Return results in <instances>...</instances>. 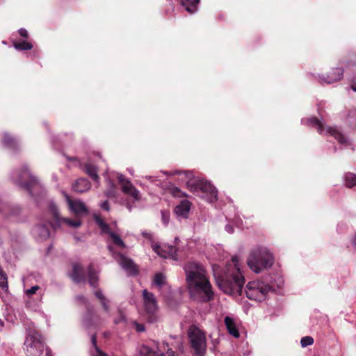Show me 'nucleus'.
<instances>
[{
  "instance_id": "2f4dec72",
  "label": "nucleus",
  "mask_w": 356,
  "mask_h": 356,
  "mask_svg": "<svg viewBox=\"0 0 356 356\" xmlns=\"http://www.w3.org/2000/svg\"><path fill=\"white\" fill-rule=\"evenodd\" d=\"M3 142L5 145L10 147H15L16 144L15 139L8 134H4Z\"/></svg>"
},
{
  "instance_id": "c85d7f7f",
  "label": "nucleus",
  "mask_w": 356,
  "mask_h": 356,
  "mask_svg": "<svg viewBox=\"0 0 356 356\" xmlns=\"http://www.w3.org/2000/svg\"><path fill=\"white\" fill-rule=\"evenodd\" d=\"M88 279L90 286L96 287L99 277L97 273L93 270L91 266H89L88 268Z\"/></svg>"
},
{
  "instance_id": "4c0bfd02",
  "label": "nucleus",
  "mask_w": 356,
  "mask_h": 356,
  "mask_svg": "<svg viewBox=\"0 0 356 356\" xmlns=\"http://www.w3.org/2000/svg\"><path fill=\"white\" fill-rule=\"evenodd\" d=\"M145 179H147L148 181L155 184L156 185H159L161 184V181L157 179V177H152V176H145Z\"/></svg>"
},
{
  "instance_id": "58836bf2",
  "label": "nucleus",
  "mask_w": 356,
  "mask_h": 356,
  "mask_svg": "<svg viewBox=\"0 0 356 356\" xmlns=\"http://www.w3.org/2000/svg\"><path fill=\"white\" fill-rule=\"evenodd\" d=\"M159 356H178L177 354L172 350V349L168 348L165 353H159Z\"/></svg>"
},
{
  "instance_id": "8fccbe9b",
  "label": "nucleus",
  "mask_w": 356,
  "mask_h": 356,
  "mask_svg": "<svg viewBox=\"0 0 356 356\" xmlns=\"http://www.w3.org/2000/svg\"><path fill=\"white\" fill-rule=\"evenodd\" d=\"M353 115H354V113H353V116H350V122L356 126V123H355L354 121L351 120V118L353 117Z\"/></svg>"
},
{
  "instance_id": "f704fd0d",
  "label": "nucleus",
  "mask_w": 356,
  "mask_h": 356,
  "mask_svg": "<svg viewBox=\"0 0 356 356\" xmlns=\"http://www.w3.org/2000/svg\"><path fill=\"white\" fill-rule=\"evenodd\" d=\"M187 334H204V332L201 330H200L199 327H197L196 325H191L189 327Z\"/></svg>"
},
{
  "instance_id": "20e7f679",
  "label": "nucleus",
  "mask_w": 356,
  "mask_h": 356,
  "mask_svg": "<svg viewBox=\"0 0 356 356\" xmlns=\"http://www.w3.org/2000/svg\"><path fill=\"white\" fill-rule=\"evenodd\" d=\"M13 180L23 186L32 196L36 197L38 193L44 195L45 191L38 180L29 170L27 166H23L21 170L15 171L12 174Z\"/></svg>"
},
{
  "instance_id": "5fc2aeb1",
  "label": "nucleus",
  "mask_w": 356,
  "mask_h": 356,
  "mask_svg": "<svg viewBox=\"0 0 356 356\" xmlns=\"http://www.w3.org/2000/svg\"><path fill=\"white\" fill-rule=\"evenodd\" d=\"M77 298L78 300H83V299H84V298H83V297H82V296H77V298Z\"/></svg>"
},
{
  "instance_id": "dca6fc26",
  "label": "nucleus",
  "mask_w": 356,
  "mask_h": 356,
  "mask_svg": "<svg viewBox=\"0 0 356 356\" xmlns=\"http://www.w3.org/2000/svg\"><path fill=\"white\" fill-rule=\"evenodd\" d=\"M152 248L153 250L161 257L171 258L174 260L177 259L176 257L177 249L172 245H164L160 246L157 244H153Z\"/></svg>"
},
{
  "instance_id": "423d86ee",
  "label": "nucleus",
  "mask_w": 356,
  "mask_h": 356,
  "mask_svg": "<svg viewBox=\"0 0 356 356\" xmlns=\"http://www.w3.org/2000/svg\"><path fill=\"white\" fill-rule=\"evenodd\" d=\"M302 123L314 126L317 129L318 133L321 135H330L333 136L343 147L350 145V142L348 137L342 134L337 128L332 127H325L323 124L316 118L302 119Z\"/></svg>"
},
{
  "instance_id": "cd10ccee",
  "label": "nucleus",
  "mask_w": 356,
  "mask_h": 356,
  "mask_svg": "<svg viewBox=\"0 0 356 356\" xmlns=\"http://www.w3.org/2000/svg\"><path fill=\"white\" fill-rule=\"evenodd\" d=\"M93 321V316L91 314L90 310L87 311V312L84 314L83 318V325L86 328H90L93 325H96L97 323H92Z\"/></svg>"
},
{
  "instance_id": "37998d69",
  "label": "nucleus",
  "mask_w": 356,
  "mask_h": 356,
  "mask_svg": "<svg viewBox=\"0 0 356 356\" xmlns=\"http://www.w3.org/2000/svg\"><path fill=\"white\" fill-rule=\"evenodd\" d=\"M225 231L229 233V234H232L234 233V227L229 224H227L225 227Z\"/></svg>"
},
{
  "instance_id": "864d4df0",
  "label": "nucleus",
  "mask_w": 356,
  "mask_h": 356,
  "mask_svg": "<svg viewBox=\"0 0 356 356\" xmlns=\"http://www.w3.org/2000/svg\"><path fill=\"white\" fill-rule=\"evenodd\" d=\"M163 174H165V175H168V174H169V173H168V172H163ZM176 173H177V172L170 173V175H175V174H176Z\"/></svg>"
},
{
  "instance_id": "4be33fe9",
  "label": "nucleus",
  "mask_w": 356,
  "mask_h": 356,
  "mask_svg": "<svg viewBox=\"0 0 356 356\" xmlns=\"http://www.w3.org/2000/svg\"><path fill=\"white\" fill-rule=\"evenodd\" d=\"M224 321L228 334H239L238 324L235 319L229 316H226Z\"/></svg>"
},
{
  "instance_id": "9d476101",
  "label": "nucleus",
  "mask_w": 356,
  "mask_h": 356,
  "mask_svg": "<svg viewBox=\"0 0 356 356\" xmlns=\"http://www.w3.org/2000/svg\"><path fill=\"white\" fill-rule=\"evenodd\" d=\"M95 220L101 229L102 233L108 234L109 240L115 245L122 248H124L126 247L125 243L120 236L116 232L112 231L108 225L104 222L101 218L95 216Z\"/></svg>"
},
{
  "instance_id": "3c124183",
  "label": "nucleus",
  "mask_w": 356,
  "mask_h": 356,
  "mask_svg": "<svg viewBox=\"0 0 356 356\" xmlns=\"http://www.w3.org/2000/svg\"><path fill=\"white\" fill-rule=\"evenodd\" d=\"M211 339H212V341H213V343H214V344H215L216 343H218V339H213V338H211Z\"/></svg>"
},
{
  "instance_id": "f03ea898",
  "label": "nucleus",
  "mask_w": 356,
  "mask_h": 356,
  "mask_svg": "<svg viewBox=\"0 0 356 356\" xmlns=\"http://www.w3.org/2000/svg\"><path fill=\"white\" fill-rule=\"evenodd\" d=\"M238 257L234 256L224 270L218 265L213 266V276L218 287L225 293L241 296L245 284V277Z\"/></svg>"
},
{
  "instance_id": "bb28decb",
  "label": "nucleus",
  "mask_w": 356,
  "mask_h": 356,
  "mask_svg": "<svg viewBox=\"0 0 356 356\" xmlns=\"http://www.w3.org/2000/svg\"><path fill=\"white\" fill-rule=\"evenodd\" d=\"M95 295L99 300L104 310L108 313L109 312V300L104 297L102 291H95Z\"/></svg>"
},
{
  "instance_id": "c9c22d12",
  "label": "nucleus",
  "mask_w": 356,
  "mask_h": 356,
  "mask_svg": "<svg viewBox=\"0 0 356 356\" xmlns=\"http://www.w3.org/2000/svg\"><path fill=\"white\" fill-rule=\"evenodd\" d=\"M132 325L136 332H143L145 331V328L143 324H140L134 321Z\"/></svg>"
},
{
  "instance_id": "6e6552de",
  "label": "nucleus",
  "mask_w": 356,
  "mask_h": 356,
  "mask_svg": "<svg viewBox=\"0 0 356 356\" xmlns=\"http://www.w3.org/2000/svg\"><path fill=\"white\" fill-rule=\"evenodd\" d=\"M118 179L122 193L131 199V200L127 199L124 202L125 207L131 211L135 207V203L139 202L141 199L140 191L133 185L130 180L125 178L122 174H118Z\"/></svg>"
},
{
  "instance_id": "49530a36",
  "label": "nucleus",
  "mask_w": 356,
  "mask_h": 356,
  "mask_svg": "<svg viewBox=\"0 0 356 356\" xmlns=\"http://www.w3.org/2000/svg\"><path fill=\"white\" fill-rule=\"evenodd\" d=\"M142 235L144 237H145V238H148L149 240H152V234L150 233L147 232H142Z\"/></svg>"
},
{
  "instance_id": "c03bdc74",
  "label": "nucleus",
  "mask_w": 356,
  "mask_h": 356,
  "mask_svg": "<svg viewBox=\"0 0 356 356\" xmlns=\"http://www.w3.org/2000/svg\"><path fill=\"white\" fill-rule=\"evenodd\" d=\"M19 33L22 37L28 38V31L25 29H20Z\"/></svg>"
},
{
  "instance_id": "a211bd4d",
  "label": "nucleus",
  "mask_w": 356,
  "mask_h": 356,
  "mask_svg": "<svg viewBox=\"0 0 356 356\" xmlns=\"http://www.w3.org/2000/svg\"><path fill=\"white\" fill-rule=\"evenodd\" d=\"M33 236L37 241H42L49 238L50 232L46 225L39 224L36 225L32 230Z\"/></svg>"
},
{
  "instance_id": "473e14b6",
  "label": "nucleus",
  "mask_w": 356,
  "mask_h": 356,
  "mask_svg": "<svg viewBox=\"0 0 356 356\" xmlns=\"http://www.w3.org/2000/svg\"><path fill=\"white\" fill-rule=\"evenodd\" d=\"M314 343V339L310 336H306L301 339L300 343L302 347L305 348Z\"/></svg>"
},
{
  "instance_id": "13d9d810",
  "label": "nucleus",
  "mask_w": 356,
  "mask_h": 356,
  "mask_svg": "<svg viewBox=\"0 0 356 356\" xmlns=\"http://www.w3.org/2000/svg\"><path fill=\"white\" fill-rule=\"evenodd\" d=\"M74 238L76 240V241H79L80 238L79 237H74Z\"/></svg>"
},
{
  "instance_id": "09e8293b",
  "label": "nucleus",
  "mask_w": 356,
  "mask_h": 356,
  "mask_svg": "<svg viewBox=\"0 0 356 356\" xmlns=\"http://www.w3.org/2000/svg\"><path fill=\"white\" fill-rule=\"evenodd\" d=\"M352 244L356 248V234L352 239Z\"/></svg>"
},
{
  "instance_id": "bf43d9fd",
  "label": "nucleus",
  "mask_w": 356,
  "mask_h": 356,
  "mask_svg": "<svg viewBox=\"0 0 356 356\" xmlns=\"http://www.w3.org/2000/svg\"><path fill=\"white\" fill-rule=\"evenodd\" d=\"M355 64V62L354 63L348 64L349 66H352Z\"/></svg>"
},
{
  "instance_id": "1a4fd4ad",
  "label": "nucleus",
  "mask_w": 356,
  "mask_h": 356,
  "mask_svg": "<svg viewBox=\"0 0 356 356\" xmlns=\"http://www.w3.org/2000/svg\"><path fill=\"white\" fill-rule=\"evenodd\" d=\"M44 343L41 335H27L24 349L28 356H40L44 350Z\"/></svg>"
},
{
  "instance_id": "a18cd8bd",
  "label": "nucleus",
  "mask_w": 356,
  "mask_h": 356,
  "mask_svg": "<svg viewBox=\"0 0 356 356\" xmlns=\"http://www.w3.org/2000/svg\"><path fill=\"white\" fill-rule=\"evenodd\" d=\"M168 216H166L165 212H162V221L166 225L168 222Z\"/></svg>"
},
{
  "instance_id": "f3484780",
  "label": "nucleus",
  "mask_w": 356,
  "mask_h": 356,
  "mask_svg": "<svg viewBox=\"0 0 356 356\" xmlns=\"http://www.w3.org/2000/svg\"><path fill=\"white\" fill-rule=\"evenodd\" d=\"M343 70L341 67L333 68L326 76H318V81L321 83L331 84L343 78Z\"/></svg>"
},
{
  "instance_id": "39448f33",
  "label": "nucleus",
  "mask_w": 356,
  "mask_h": 356,
  "mask_svg": "<svg viewBox=\"0 0 356 356\" xmlns=\"http://www.w3.org/2000/svg\"><path fill=\"white\" fill-rule=\"evenodd\" d=\"M187 187L195 195L209 202H213L217 200L218 191L216 188L203 179L194 178L188 180Z\"/></svg>"
},
{
  "instance_id": "4d7b16f0",
  "label": "nucleus",
  "mask_w": 356,
  "mask_h": 356,
  "mask_svg": "<svg viewBox=\"0 0 356 356\" xmlns=\"http://www.w3.org/2000/svg\"><path fill=\"white\" fill-rule=\"evenodd\" d=\"M233 336H234V337L237 338V339H238V338H239V337H240V335H238V334L233 335Z\"/></svg>"
},
{
  "instance_id": "4468645a",
  "label": "nucleus",
  "mask_w": 356,
  "mask_h": 356,
  "mask_svg": "<svg viewBox=\"0 0 356 356\" xmlns=\"http://www.w3.org/2000/svg\"><path fill=\"white\" fill-rule=\"evenodd\" d=\"M49 210L54 218L56 224L58 226L61 224V222H65L68 226L73 227H79L81 225V222L80 220H72L69 218H61L59 215L57 206L52 202H49Z\"/></svg>"
},
{
  "instance_id": "b1692460",
  "label": "nucleus",
  "mask_w": 356,
  "mask_h": 356,
  "mask_svg": "<svg viewBox=\"0 0 356 356\" xmlns=\"http://www.w3.org/2000/svg\"><path fill=\"white\" fill-rule=\"evenodd\" d=\"M85 172L97 184L99 182V177L97 174L96 166L91 164L85 165Z\"/></svg>"
},
{
  "instance_id": "412c9836",
  "label": "nucleus",
  "mask_w": 356,
  "mask_h": 356,
  "mask_svg": "<svg viewBox=\"0 0 356 356\" xmlns=\"http://www.w3.org/2000/svg\"><path fill=\"white\" fill-rule=\"evenodd\" d=\"M72 280L76 283L83 282L84 277L82 275V268L80 264H74L72 266V271L70 275Z\"/></svg>"
},
{
  "instance_id": "7c9ffc66",
  "label": "nucleus",
  "mask_w": 356,
  "mask_h": 356,
  "mask_svg": "<svg viewBox=\"0 0 356 356\" xmlns=\"http://www.w3.org/2000/svg\"><path fill=\"white\" fill-rule=\"evenodd\" d=\"M14 47L17 50L22 51L31 49L33 45L27 41H22L14 43Z\"/></svg>"
},
{
  "instance_id": "c756f323",
  "label": "nucleus",
  "mask_w": 356,
  "mask_h": 356,
  "mask_svg": "<svg viewBox=\"0 0 356 356\" xmlns=\"http://www.w3.org/2000/svg\"><path fill=\"white\" fill-rule=\"evenodd\" d=\"M106 181L108 185V189L105 191V195L107 197H115L116 195V186L114 183L109 179L106 177Z\"/></svg>"
},
{
  "instance_id": "a878e982",
  "label": "nucleus",
  "mask_w": 356,
  "mask_h": 356,
  "mask_svg": "<svg viewBox=\"0 0 356 356\" xmlns=\"http://www.w3.org/2000/svg\"><path fill=\"white\" fill-rule=\"evenodd\" d=\"M344 184L348 188L356 186V175L347 172L344 175Z\"/></svg>"
},
{
  "instance_id": "e433bc0d",
  "label": "nucleus",
  "mask_w": 356,
  "mask_h": 356,
  "mask_svg": "<svg viewBox=\"0 0 356 356\" xmlns=\"http://www.w3.org/2000/svg\"><path fill=\"white\" fill-rule=\"evenodd\" d=\"M172 194L175 197H182L186 196V194L181 191L177 187H173L172 188Z\"/></svg>"
},
{
  "instance_id": "6ab92c4d",
  "label": "nucleus",
  "mask_w": 356,
  "mask_h": 356,
  "mask_svg": "<svg viewBox=\"0 0 356 356\" xmlns=\"http://www.w3.org/2000/svg\"><path fill=\"white\" fill-rule=\"evenodd\" d=\"M90 187V183L85 178H79L72 184L73 191L81 193L89 191Z\"/></svg>"
},
{
  "instance_id": "de8ad7c7",
  "label": "nucleus",
  "mask_w": 356,
  "mask_h": 356,
  "mask_svg": "<svg viewBox=\"0 0 356 356\" xmlns=\"http://www.w3.org/2000/svg\"><path fill=\"white\" fill-rule=\"evenodd\" d=\"M46 356H53L49 348L46 349Z\"/></svg>"
},
{
  "instance_id": "603ef678",
  "label": "nucleus",
  "mask_w": 356,
  "mask_h": 356,
  "mask_svg": "<svg viewBox=\"0 0 356 356\" xmlns=\"http://www.w3.org/2000/svg\"><path fill=\"white\" fill-rule=\"evenodd\" d=\"M3 324H4L3 321L0 319V327H3Z\"/></svg>"
},
{
  "instance_id": "79ce46f5",
  "label": "nucleus",
  "mask_w": 356,
  "mask_h": 356,
  "mask_svg": "<svg viewBox=\"0 0 356 356\" xmlns=\"http://www.w3.org/2000/svg\"><path fill=\"white\" fill-rule=\"evenodd\" d=\"M100 207L104 210H106V211H109L110 210V207H109V204H108V201H104V202H102L100 204Z\"/></svg>"
},
{
  "instance_id": "6e6d98bb",
  "label": "nucleus",
  "mask_w": 356,
  "mask_h": 356,
  "mask_svg": "<svg viewBox=\"0 0 356 356\" xmlns=\"http://www.w3.org/2000/svg\"><path fill=\"white\" fill-rule=\"evenodd\" d=\"M352 89H353L354 91H355V92H356V86H352Z\"/></svg>"
},
{
  "instance_id": "393cba45",
  "label": "nucleus",
  "mask_w": 356,
  "mask_h": 356,
  "mask_svg": "<svg viewBox=\"0 0 356 356\" xmlns=\"http://www.w3.org/2000/svg\"><path fill=\"white\" fill-rule=\"evenodd\" d=\"M153 283L159 288L164 286L166 284V277L162 273H158L155 274L153 280Z\"/></svg>"
},
{
  "instance_id": "72a5a7b5",
  "label": "nucleus",
  "mask_w": 356,
  "mask_h": 356,
  "mask_svg": "<svg viewBox=\"0 0 356 356\" xmlns=\"http://www.w3.org/2000/svg\"><path fill=\"white\" fill-rule=\"evenodd\" d=\"M91 342H92V345L94 346V347L98 354L97 355H94V356H107V355L102 353L100 350V349L97 347L95 335H92V337L91 338Z\"/></svg>"
},
{
  "instance_id": "5701e85b",
  "label": "nucleus",
  "mask_w": 356,
  "mask_h": 356,
  "mask_svg": "<svg viewBox=\"0 0 356 356\" xmlns=\"http://www.w3.org/2000/svg\"><path fill=\"white\" fill-rule=\"evenodd\" d=\"M200 1V0H181V4L188 13L193 14L197 11Z\"/></svg>"
},
{
  "instance_id": "f8f14e48",
  "label": "nucleus",
  "mask_w": 356,
  "mask_h": 356,
  "mask_svg": "<svg viewBox=\"0 0 356 356\" xmlns=\"http://www.w3.org/2000/svg\"><path fill=\"white\" fill-rule=\"evenodd\" d=\"M63 194L65 198L68 208L72 213L77 216H81L88 213V209L83 201L79 199H72L64 191Z\"/></svg>"
},
{
  "instance_id": "f257e3e1",
  "label": "nucleus",
  "mask_w": 356,
  "mask_h": 356,
  "mask_svg": "<svg viewBox=\"0 0 356 356\" xmlns=\"http://www.w3.org/2000/svg\"><path fill=\"white\" fill-rule=\"evenodd\" d=\"M184 270L191 298L203 302L213 300L214 291L205 268L197 262L190 261L184 266Z\"/></svg>"
},
{
  "instance_id": "0eeeda50",
  "label": "nucleus",
  "mask_w": 356,
  "mask_h": 356,
  "mask_svg": "<svg viewBox=\"0 0 356 356\" xmlns=\"http://www.w3.org/2000/svg\"><path fill=\"white\" fill-rule=\"evenodd\" d=\"M271 289L268 284L261 280H253L245 285L244 291L248 299L262 302L267 298Z\"/></svg>"
},
{
  "instance_id": "aec40b11",
  "label": "nucleus",
  "mask_w": 356,
  "mask_h": 356,
  "mask_svg": "<svg viewBox=\"0 0 356 356\" xmlns=\"http://www.w3.org/2000/svg\"><path fill=\"white\" fill-rule=\"evenodd\" d=\"M191 204L188 200H183L178 204L175 209L178 216L186 218L191 209Z\"/></svg>"
},
{
  "instance_id": "9b49d317",
  "label": "nucleus",
  "mask_w": 356,
  "mask_h": 356,
  "mask_svg": "<svg viewBox=\"0 0 356 356\" xmlns=\"http://www.w3.org/2000/svg\"><path fill=\"white\" fill-rule=\"evenodd\" d=\"M108 249L113 257L118 261L120 266L129 275H136L138 269L133 261L121 254H117L113 248L108 245Z\"/></svg>"
},
{
  "instance_id": "a19ab883",
  "label": "nucleus",
  "mask_w": 356,
  "mask_h": 356,
  "mask_svg": "<svg viewBox=\"0 0 356 356\" xmlns=\"http://www.w3.org/2000/svg\"><path fill=\"white\" fill-rule=\"evenodd\" d=\"M124 321V316L122 313H119V317L118 318H115L114 322L115 323L118 324Z\"/></svg>"
},
{
  "instance_id": "7ed1b4c3",
  "label": "nucleus",
  "mask_w": 356,
  "mask_h": 356,
  "mask_svg": "<svg viewBox=\"0 0 356 356\" xmlns=\"http://www.w3.org/2000/svg\"><path fill=\"white\" fill-rule=\"evenodd\" d=\"M274 261V256L268 248L257 246L250 252L247 264L252 271L258 274L271 268Z\"/></svg>"
},
{
  "instance_id": "ddd939ff",
  "label": "nucleus",
  "mask_w": 356,
  "mask_h": 356,
  "mask_svg": "<svg viewBox=\"0 0 356 356\" xmlns=\"http://www.w3.org/2000/svg\"><path fill=\"white\" fill-rule=\"evenodd\" d=\"M144 308L146 312L153 316L158 309L157 300L154 295L145 289L143 291Z\"/></svg>"
},
{
  "instance_id": "ea45409f",
  "label": "nucleus",
  "mask_w": 356,
  "mask_h": 356,
  "mask_svg": "<svg viewBox=\"0 0 356 356\" xmlns=\"http://www.w3.org/2000/svg\"><path fill=\"white\" fill-rule=\"evenodd\" d=\"M39 286H33L31 289L26 290V293L27 295L31 296L38 290Z\"/></svg>"
},
{
  "instance_id": "2eb2a0df",
  "label": "nucleus",
  "mask_w": 356,
  "mask_h": 356,
  "mask_svg": "<svg viewBox=\"0 0 356 356\" xmlns=\"http://www.w3.org/2000/svg\"><path fill=\"white\" fill-rule=\"evenodd\" d=\"M192 348L196 356H204L206 351L205 335H188Z\"/></svg>"
}]
</instances>
